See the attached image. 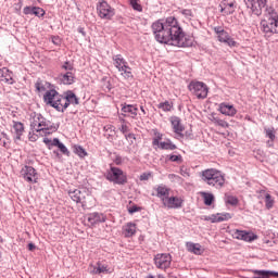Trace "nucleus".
Here are the masks:
<instances>
[{"mask_svg":"<svg viewBox=\"0 0 278 278\" xmlns=\"http://www.w3.org/2000/svg\"><path fill=\"white\" fill-rule=\"evenodd\" d=\"M13 134L15 135V140H21V136L25 134V126L21 122H13Z\"/></svg>","mask_w":278,"mask_h":278,"instance_id":"nucleus-28","label":"nucleus"},{"mask_svg":"<svg viewBox=\"0 0 278 278\" xmlns=\"http://www.w3.org/2000/svg\"><path fill=\"white\" fill-rule=\"evenodd\" d=\"M59 79L64 84V86H71L75 84V72L61 73Z\"/></svg>","mask_w":278,"mask_h":278,"instance_id":"nucleus-22","label":"nucleus"},{"mask_svg":"<svg viewBox=\"0 0 278 278\" xmlns=\"http://www.w3.org/2000/svg\"><path fill=\"white\" fill-rule=\"evenodd\" d=\"M147 278H156V277L153 275H149Z\"/></svg>","mask_w":278,"mask_h":278,"instance_id":"nucleus-63","label":"nucleus"},{"mask_svg":"<svg viewBox=\"0 0 278 278\" xmlns=\"http://www.w3.org/2000/svg\"><path fill=\"white\" fill-rule=\"evenodd\" d=\"M265 134L267 136V138H269L270 141H267V144L269 147H273V142H275V128H265Z\"/></svg>","mask_w":278,"mask_h":278,"instance_id":"nucleus-35","label":"nucleus"},{"mask_svg":"<svg viewBox=\"0 0 278 278\" xmlns=\"http://www.w3.org/2000/svg\"><path fill=\"white\" fill-rule=\"evenodd\" d=\"M150 177H151V174L143 173L140 175V181H148Z\"/></svg>","mask_w":278,"mask_h":278,"instance_id":"nucleus-53","label":"nucleus"},{"mask_svg":"<svg viewBox=\"0 0 278 278\" xmlns=\"http://www.w3.org/2000/svg\"><path fill=\"white\" fill-rule=\"evenodd\" d=\"M62 99H64V96L60 94L55 89L46 91L43 96L45 103L54 108L56 112H64Z\"/></svg>","mask_w":278,"mask_h":278,"instance_id":"nucleus-6","label":"nucleus"},{"mask_svg":"<svg viewBox=\"0 0 278 278\" xmlns=\"http://www.w3.org/2000/svg\"><path fill=\"white\" fill-rule=\"evenodd\" d=\"M180 175L182 177H190V172L188 170V168H186V166H181L180 167Z\"/></svg>","mask_w":278,"mask_h":278,"instance_id":"nucleus-51","label":"nucleus"},{"mask_svg":"<svg viewBox=\"0 0 278 278\" xmlns=\"http://www.w3.org/2000/svg\"><path fill=\"white\" fill-rule=\"evenodd\" d=\"M169 162H176L177 164H181V162H184V159L181 157V155H175V154H172L169 156H167Z\"/></svg>","mask_w":278,"mask_h":278,"instance_id":"nucleus-45","label":"nucleus"},{"mask_svg":"<svg viewBox=\"0 0 278 278\" xmlns=\"http://www.w3.org/2000/svg\"><path fill=\"white\" fill-rule=\"evenodd\" d=\"M273 205H275V200L273 199V195H270L269 193H266L265 207H267V210H271Z\"/></svg>","mask_w":278,"mask_h":278,"instance_id":"nucleus-39","label":"nucleus"},{"mask_svg":"<svg viewBox=\"0 0 278 278\" xmlns=\"http://www.w3.org/2000/svg\"><path fill=\"white\" fill-rule=\"evenodd\" d=\"M172 262H173V256H170V254L162 253V254H156L154 256V265L160 270H166L170 268Z\"/></svg>","mask_w":278,"mask_h":278,"instance_id":"nucleus-12","label":"nucleus"},{"mask_svg":"<svg viewBox=\"0 0 278 278\" xmlns=\"http://www.w3.org/2000/svg\"><path fill=\"white\" fill-rule=\"evenodd\" d=\"M155 40L173 47H192L194 39L184 33L179 21L169 16L165 21L159 20L152 24Z\"/></svg>","mask_w":278,"mask_h":278,"instance_id":"nucleus-1","label":"nucleus"},{"mask_svg":"<svg viewBox=\"0 0 278 278\" xmlns=\"http://www.w3.org/2000/svg\"><path fill=\"white\" fill-rule=\"evenodd\" d=\"M24 14H34V7L24 8Z\"/></svg>","mask_w":278,"mask_h":278,"instance_id":"nucleus-54","label":"nucleus"},{"mask_svg":"<svg viewBox=\"0 0 278 278\" xmlns=\"http://www.w3.org/2000/svg\"><path fill=\"white\" fill-rule=\"evenodd\" d=\"M200 177L204 184L217 188V190L225 187V174L216 168L202 170Z\"/></svg>","mask_w":278,"mask_h":278,"instance_id":"nucleus-3","label":"nucleus"},{"mask_svg":"<svg viewBox=\"0 0 278 278\" xmlns=\"http://www.w3.org/2000/svg\"><path fill=\"white\" fill-rule=\"evenodd\" d=\"M159 110H163V112H170L173 110V102L165 101L157 104Z\"/></svg>","mask_w":278,"mask_h":278,"instance_id":"nucleus-37","label":"nucleus"},{"mask_svg":"<svg viewBox=\"0 0 278 278\" xmlns=\"http://www.w3.org/2000/svg\"><path fill=\"white\" fill-rule=\"evenodd\" d=\"M121 73V76L126 79V81H132L134 79V72L131 67L128 65H125L122 70L118 71Z\"/></svg>","mask_w":278,"mask_h":278,"instance_id":"nucleus-29","label":"nucleus"},{"mask_svg":"<svg viewBox=\"0 0 278 278\" xmlns=\"http://www.w3.org/2000/svg\"><path fill=\"white\" fill-rule=\"evenodd\" d=\"M61 68L63 71H65V73H73L75 72V67L71 64V62H65L63 63V65L61 66Z\"/></svg>","mask_w":278,"mask_h":278,"instance_id":"nucleus-42","label":"nucleus"},{"mask_svg":"<svg viewBox=\"0 0 278 278\" xmlns=\"http://www.w3.org/2000/svg\"><path fill=\"white\" fill-rule=\"evenodd\" d=\"M232 238L236 240H243L244 242H253V240H257V235L253 232H249L245 230H233Z\"/></svg>","mask_w":278,"mask_h":278,"instance_id":"nucleus-16","label":"nucleus"},{"mask_svg":"<svg viewBox=\"0 0 278 278\" xmlns=\"http://www.w3.org/2000/svg\"><path fill=\"white\" fill-rule=\"evenodd\" d=\"M253 275H256L252 278H270V277H278V273L270 271V270H260V269H253Z\"/></svg>","mask_w":278,"mask_h":278,"instance_id":"nucleus-26","label":"nucleus"},{"mask_svg":"<svg viewBox=\"0 0 278 278\" xmlns=\"http://www.w3.org/2000/svg\"><path fill=\"white\" fill-rule=\"evenodd\" d=\"M140 110H141L142 114H147V111L144 110V106H140Z\"/></svg>","mask_w":278,"mask_h":278,"instance_id":"nucleus-61","label":"nucleus"},{"mask_svg":"<svg viewBox=\"0 0 278 278\" xmlns=\"http://www.w3.org/2000/svg\"><path fill=\"white\" fill-rule=\"evenodd\" d=\"M33 14L35 16H42L45 14V11L40 7H33Z\"/></svg>","mask_w":278,"mask_h":278,"instance_id":"nucleus-46","label":"nucleus"},{"mask_svg":"<svg viewBox=\"0 0 278 278\" xmlns=\"http://www.w3.org/2000/svg\"><path fill=\"white\" fill-rule=\"evenodd\" d=\"M136 224L135 223H127L123 226V236L124 238H134L136 236Z\"/></svg>","mask_w":278,"mask_h":278,"instance_id":"nucleus-25","label":"nucleus"},{"mask_svg":"<svg viewBox=\"0 0 278 278\" xmlns=\"http://www.w3.org/2000/svg\"><path fill=\"white\" fill-rule=\"evenodd\" d=\"M106 179L117 186H125L127 184V174L118 167L111 166L106 172Z\"/></svg>","mask_w":278,"mask_h":278,"instance_id":"nucleus-7","label":"nucleus"},{"mask_svg":"<svg viewBox=\"0 0 278 278\" xmlns=\"http://www.w3.org/2000/svg\"><path fill=\"white\" fill-rule=\"evenodd\" d=\"M68 195L75 203H80L83 210H90L92 207L93 198L86 189H75L70 191Z\"/></svg>","mask_w":278,"mask_h":278,"instance_id":"nucleus-5","label":"nucleus"},{"mask_svg":"<svg viewBox=\"0 0 278 278\" xmlns=\"http://www.w3.org/2000/svg\"><path fill=\"white\" fill-rule=\"evenodd\" d=\"M218 111L220 114H224L225 116H236L238 114V110L231 104H228L226 102H223L219 104Z\"/></svg>","mask_w":278,"mask_h":278,"instance_id":"nucleus-21","label":"nucleus"},{"mask_svg":"<svg viewBox=\"0 0 278 278\" xmlns=\"http://www.w3.org/2000/svg\"><path fill=\"white\" fill-rule=\"evenodd\" d=\"M188 89L197 99H207V92H210V88L203 81L193 80L189 84Z\"/></svg>","mask_w":278,"mask_h":278,"instance_id":"nucleus-8","label":"nucleus"},{"mask_svg":"<svg viewBox=\"0 0 278 278\" xmlns=\"http://www.w3.org/2000/svg\"><path fill=\"white\" fill-rule=\"evenodd\" d=\"M51 42L56 47H60L62 45V39L60 36H51Z\"/></svg>","mask_w":278,"mask_h":278,"instance_id":"nucleus-48","label":"nucleus"},{"mask_svg":"<svg viewBox=\"0 0 278 278\" xmlns=\"http://www.w3.org/2000/svg\"><path fill=\"white\" fill-rule=\"evenodd\" d=\"M215 125H218L219 127H227V122L220 119V118H214Z\"/></svg>","mask_w":278,"mask_h":278,"instance_id":"nucleus-50","label":"nucleus"},{"mask_svg":"<svg viewBox=\"0 0 278 278\" xmlns=\"http://www.w3.org/2000/svg\"><path fill=\"white\" fill-rule=\"evenodd\" d=\"M29 140L34 142L36 140V137H29Z\"/></svg>","mask_w":278,"mask_h":278,"instance_id":"nucleus-62","label":"nucleus"},{"mask_svg":"<svg viewBox=\"0 0 278 278\" xmlns=\"http://www.w3.org/2000/svg\"><path fill=\"white\" fill-rule=\"evenodd\" d=\"M91 273L93 275H101V274L110 273V269H108V265H103L101 262H98L97 266L92 267Z\"/></svg>","mask_w":278,"mask_h":278,"instance_id":"nucleus-31","label":"nucleus"},{"mask_svg":"<svg viewBox=\"0 0 278 278\" xmlns=\"http://www.w3.org/2000/svg\"><path fill=\"white\" fill-rule=\"evenodd\" d=\"M43 142H45V144H47L48 149H51V147H53L52 146L53 141H51V139H49V138H45Z\"/></svg>","mask_w":278,"mask_h":278,"instance_id":"nucleus-56","label":"nucleus"},{"mask_svg":"<svg viewBox=\"0 0 278 278\" xmlns=\"http://www.w3.org/2000/svg\"><path fill=\"white\" fill-rule=\"evenodd\" d=\"M205 220H210L211 223H220L218 219V213L215 215H211L208 217H205Z\"/></svg>","mask_w":278,"mask_h":278,"instance_id":"nucleus-49","label":"nucleus"},{"mask_svg":"<svg viewBox=\"0 0 278 278\" xmlns=\"http://www.w3.org/2000/svg\"><path fill=\"white\" fill-rule=\"evenodd\" d=\"M75 153L79 157H86V155H88V152H86V150L84 148H81L80 146L75 148Z\"/></svg>","mask_w":278,"mask_h":278,"instance_id":"nucleus-44","label":"nucleus"},{"mask_svg":"<svg viewBox=\"0 0 278 278\" xmlns=\"http://www.w3.org/2000/svg\"><path fill=\"white\" fill-rule=\"evenodd\" d=\"M20 175L27 184H38V172L29 165L22 167Z\"/></svg>","mask_w":278,"mask_h":278,"instance_id":"nucleus-11","label":"nucleus"},{"mask_svg":"<svg viewBox=\"0 0 278 278\" xmlns=\"http://www.w3.org/2000/svg\"><path fill=\"white\" fill-rule=\"evenodd\" d=\"M217 218H218V220H219V223H223V222H225V220H230V218H231V214H229V213H217Z\"/></svg>","mask_w":278,"mask_h":278,"instance_id":"nucleus-43","label":"nucleus"},{"mask_svg":"<svg viewBox=\"0 0 278 278\" xmlns=\"http://www.w3.org/2000/svg\"><path fill=\"white\" fill-rule=\"evenodd\" d=\"M157 278H164L162 275H159Z\"/></svg>","mask_w":278,"mask_h":278,"instance_id":"nucleus-64","label":"nucleus"},{"mask_svg":"<svg viewBox=\"0 0 278 278\" xmlns=\"http://www.w3.org/2000/svg\"><path fill=\"white\" fill-rule=\"evenodd\" d=\"M169 123L172 124V129L174 134H176L177 138H188V132L184 134V131H186V126L181 124V118L178 116H172L169 118Z\"/></svg>","mask_w":278,"mask_h":278,"instance_id":"nucleus-13","label":"nucleus"},{"mask_svg":"<svg viewBox=\"0 0 278 278\" xmlns=\"http://www.w3.org/2000/svg\"><path fill=\"white\" fill-rule=\"evenodd\" d=\"M187 250L194 255H201V244L199 243L187 242Z\"/></svg>","mask_w":278,"mask_h":278,"instance_id":"nucleus-34","label":"nucleus"},{"mask_svg":"<svg viewBox=\"0 0 278 278\" xmlns=\"http://www.w3.org/2000/svg\"><path fill=\"white\" fill-rule=\"evenodd\" d=\"M98 14L100 18L112 21V17L116 14L114 8H112L106 1H102L97 5Z\"/></svg>","mask_w":278,"mask_h":278,"instance_id":"nucleus-10","label":"nucleus"},{"mask_svg":"<svg viewBox=\"0 0 278 278\" xmlns=\"http://www.w3.org/2000/svg\"><path fill=\"white\" fill-rule=\"evenodd\" d=\"M122 112L124 113V116H130V118H136L138 116V105L134 104H124L122 108Z\"/></svg>","mask_w":278,"mask_h":278,"instance_id":"nucleus-23","label":"nucleus"},{"mask_svg":"<svg viewBox=\"0 0 278 278\" xmlns=\"http://www.w3.org/2000/svg\"><path fill=\"white\" fill-rule=\"evenodd\" d=\"M87 220L91 227H94V225H99V223H105L108 217H105L102 213H90L87 215Z\"/></svg>","mask_w":278,"mask_h":278,"instance_id":"nucleus-20","label":"nucleus"},{"mask_svg":"<svg viewBox=\"0 0 278 278\" xmlns=\"http://www.w3.org/2000/svg\"><path fill=\"white\" fill-rule=\"evenodd\" d=\"M52 147H58V149L61 151V153H63V155H70L71 152H68V149L66 148V146H64V143L60 142V139L54 138L52 140Z\"/></svg>","mask_w":278,"mask_h":278,"instance_id":"nucleus-33","label":"nucleus"},{"mask_svg":"<svg viewBox=\"0 0 278 278\" xmlns=\"http://www.w3.org/2000/svg\"><path fill=\"white\" fill-rule=\"evenodd\" d=\"M129 3L136 12H142V4H140V0H129Z\"/></svg>","mask_w":278,"mask_h":278,"instance_id":"nucleus-41","label":"nucleus"},{"mask_svg":"<svg viewBox=\"0 0 278 278\" xmlns=\"http://www.w3.org/2000/svg\"><path fill=\"white\" fill-rule=\"evenodd\" d=\"M201 197L204 199V205H212L214 203V194L202 192Z\"/></svg>","mask_w":278,"mask_h":278,"instance_id":"nucleus-36","label":"nucleus"},{"mask_svg":"<svg viewBox=\"0 0 278 278\" xmlns=\"http://www.w3.org/2000/svg\"><path fill=\"white\" fill-rule=\"evenodd\" d=\"M116 166H121V164H123V159L121 156H116L114 160Z\"/></svg>","mask_w":278,"mask_h":278,"instance_id":"nucleus-57","label":"nucleus"},{"mask_svg":"<svg viewBox=\"0 0 278 278\" xmlns=\"http://www.w3.org/2000/svg\"><path fill=\"white\" fill-rule=\"evenodd\" d=\"M159 149H163L165 151H175L177 149V146L170 141V139H167V141H162L159 143Z\"/></svg>","mask_w":278,"mask_h":278,"instance_id":"nucleus-32","label":"nucleus"},{"mask_svg":"<svg viewBox=\"0 0 278 278\" xmlns=\"http://www.w3.org/2000/svg\"><path fill=\"white\" fill-rule=\"evenodd\" d=\"M163 207H167V210H180V207H184V198L169 195L163 200Z\"/></svg>","mask_w":278,"mask_h":278,"instance_id":"nucleus-15","label":"nucleus"},{"mask_svg":"<svg viewBox=\"0 0 278 278\" xmlns=\"http://www.w3.org/2000/svg\"><path fill=\"white\" fill-rule=\"evenodd\" d=\"M30 127L34 131L41 132L43 136H51V134L58 131V128L40 113H34L31 115Z\"/></svg>","mask_w":278,"mask_h":278,"instance_id":"nucleus-2","label":"nucleus"},{"mask_svg":"<svg viewBox=\"0 0 278 278\" xmlns=\"http://www.w3.org/2000/svg\"><path fill=\"white\" fill-rule=\"evenodd\" d=\"M180 14H182L187 21H192V18H194V13L190 9H182Z\"/></svg>","mask_w":278,"mask_h":278,"instance_id":"nucleus-40","label":"nucleus"},{"mask_svg":"<svg viewBox=\"0 0 278 278\" xmlns=\"http://www.w3.org/2000/svg\"><path fill=\"white\" fill-rule=\"evenodd\" d=\"M0 81H3L4 84H9V85L14 84L12 72L7 67H3L0 70Z\"/></svg>","mask_w":278,"mask_h":278,"instance_id":"nucleus-24","label":"nucleus"},{"mask_svg":"<svg viewBox=\"0 0 278 278\" xmlns=\"http://www.w3.org/2000/svg\"><path fill=\"white\" fill-rule=\"evenodd\" d=\"M224 201H225L226 205H231L232 207H236V205H238L240 203V200H238V197L229 194V193H225Z\"/></svg>","mask_w":278,"mask_h":278,"instance_id":"nucleus-30","label":"nucleus"},{"mask_svg":"<svg viewBox=\"0 0 278 278\" xmlns=\"http://www.w3.org/2000/svg\"><path fill=\"white\" fill-rule=\"evenodd\" d=\"M220 12L225 16H229L236 12V2L233 0H224L220 4Z\"/></svg>","mask_w":278,"mask_h":278,"instance_id":"nucleus-19","label":"nucleus"},{"mask_svg":"<svg viewBox=\"0 0 278 278\" xmlns=\"http://www.w3.org/2000/svg\"><path fill=\"white\" fill-rule=\"evenodd\" d=\"M36 250V244L29 243L28 244V251H35Z\"/></svg>","mask_w":278,"mask_h":278,"instance_id":"nucleus-58","label":"nucleus"},{"mask_svg":"<svg viewBox=\"0 0 278 278\" xmlns=\"http://www.w3.org/2000/svg\"><path fill=\"white\" fill-rule=\"evenodd\" d=\"M154 192L155 193H152V195L157 197V199L161 200L162 205L164 204V201L170 197V188L165 185L154 187Z\"/></svg>","mask_w":278,"mask_h":278,"instance_id":"nucleus-17","label":"nucleus"},{"mask_svg":"<svg viewBox=\"0 0 278 278\" xmlns=\"http://www.w3.org/2000/svg\"><path fill=\"white\" fill-rule=\"evenodd\" d=\"M79 34H83V36H86V31H84V28H78Z\"/></svg>","mask_w":278,"mask_h":278,"instance_id":"nucleus-60","label":"nucleus"},{"mask_svg":"<svg viewBox=\"0 0 278 278\" xmlns=\"http://www.w3.org/2000/svg\"><path fill=\"white\" fill-rule=\"evenodd\" d=\"M35 88L37 92H45L46 90L45 85H42L41 80H37V83L35 84Z\"/></svg>","mask_w":278,"mask_h":278,"instance_id":"nucleus-47","label":"nucleus"},{"mask_svg":"<svg viewBox=\"0 0 278 278\" xmlns=\"http://www.w3.org/2000/svg\"><path fill=\"white\" fill-rule=\"evenodd\" d=\"M129 214H136V212H140V207L138 205H132L128 207Z\"/></svg>","mask_w":278,"mask_h":278,"instance_id":"nucleus-52","label":"nucleus"},{"mask_svg":"<svg viewBox=\"0 0 278 278\" xmlns=\"http://www.w3.org/2000/svg\"><path fill=\"white\" fill-rule=\"evenodd\" d=\"M261 29L266 36L278 34V14L275 9L269 8L265 10V17L261 21Z\"/></svg>","mask_w":278,"mask_h":278,"instance_id":"nucleus-4","label":"nucleus"},{"mask_svg":"<svg viewBox=\"0 0 278 278\" xmlns=\"http://www.w3.org/2000/svg\"><path fill=\"white\" fill-rule=\"evenodd\" d=\"M268 0H244L247 8H249L256 16L262 15V10L266 8Z\"/></svg>","mask_w":278,"mask_h":278,"instance_id":"nucleus-14","label":"nucleus"},{"mask_svg":"<svg viewBox=\"0 0 278 278\" xmlns=\"http://www.w3.org/2000/svg\"><path fill=\"white\" fill-rule=\"evenodd\" d=\"M214 31L219 42H224V45H228V47H238V42L229 36V33H227L223 26L214 27Z\"/></svg>","mask_w":278,"mask_h":278,"instance_id":"nucleus-9","label":"nucleus"},{"mask_svg":"<svg viewBox=\"0 0 278 278\" xmlns=\"http://www.w3.org/2000/svg\"><path fill=\"white\" fill-rule=\"evenodd\" d=\"M162 138H164V135H162L160 131L154 130V138L152 140V144L153 147H160V140H162Z\"/></svg>","mask_w":278,"mask_h":278,"instance_id":"nucleus-38","label":"nucleus"},{"mask_svg":"<svg viewBox=\"0 0 278 278\" xmlns=\"http://www.w3.org/2000/svg\"><path fill=\"white\" fill-rule=\"evenodd\" d=\"M113 64L115 68L119 71L122 68H125V66H127L129 63L127 62V60H125V58H123V55L116 54L113 56Z\"/></svg>","mask_w":278,"mask_h":278,"instance_id":"nucleus-27","label":"nucleus"},{"mask_svg":"<svg viewBox=\"0 0 278 278\" xmlns=\"http://www.w3.org/2000/svg\"><path fill=\"white\" fill-rule=\"evenodd\" d=\"M121 131H122V134H127V132H129V126H127L126 124H123V125L121 126Z\"/></svg>","mask_w":278,"mask_h":278,"instance_id":"nucleus-55","label":"nucleus"},{"mask_svg":"<svg viewBox=\"0 0 278 278\" xmlns=\"http://www.w3.org/2000/svg\"><path fill=\"white\" fill-rule=\"evenodd\" d=\"M127 138H132V140H136V135H134V134H128V135H127Z\"/></svg>","mask_w":278,"mask_h":278,"instance_id":"nucleus-59","label":"nucleus"},{"mask_svg":"<svg viewBox=\"0 0 278 278\" xmlns=\"http://www.w3.org/2000/svg\"><path fill=\"white\" fill-rule=\"evenodd\" d=\"M63 112L71 105H79V98L73 92L68 91L65 97L62 99Z\"/></svg>","mask_w":278,"mask_h":278,"instance_id":"nucleus-18","label":"nucleus"}]
</instances>
